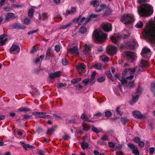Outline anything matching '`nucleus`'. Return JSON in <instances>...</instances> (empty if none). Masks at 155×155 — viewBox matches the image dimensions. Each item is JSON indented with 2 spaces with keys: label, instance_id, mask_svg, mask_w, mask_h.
Wrapping results in <instances>:
<instances>
[{
  "label": "nucleus",
  "instance_id": "1",
  "mask_svg": "<svg viewBox=\"0 0 155 155\" xmlns=\"http://www.w3.org/2000/svg\"><path fill=\"white\" fill-rule=\"evenodd\" d=\"M101 27L102 29L96 30L93 33L92 37L96 42H101L107 39V34L104 33L103 29L105 31L109 32L112 30V25L109 23H103Z\"/></svg>",
  "mask_w": 155,
  "mask_h": 155
},
{
  "label": "nucleus",
  "instance_id": "2",
  "mask_svg": "<svg viewBox=\"0 0 155 155\" xmlns=\"http://www.w3.org/2000/svg\"><path fill=\"white\" fill-rule=\"evenodd\" d=\"M144 31L146 39L151 43H155V17L147 23Z\"/></svg>",
  "mask_w": 155,
  "mask_h": 155
},
{
  "label": "nucleus",
  "instance_id": "3",
  "mask_svg": "<svg viewBox=\"0 0 155 155\" xmlns=\"http://www.w3.org/2000/svg\"><path fill=\"white\" fill-rule=\"evenodd\" d=\"M138 12L140 16H149L152 13V8L150 5L143 4L138 7Z\"/></svg>",
  "mask_w": 155,
  "mask_h": 155
},
{
  "label": "nucleus",
  "instance_id": "4",
  "mask_svg": "<svg viewBox=\"0 0 155 155\" xmlns=\"http://www.w3.org/2000/svg\"><path fill=\"white\" fill-rule=\"evenodd\" d=\"M120 21L125 24H129L133 22L134 16L132 15L125 14L122 15Z\"/></svg>",
  "mask_w": 155,
  "mask_h": 155
},
{
  "label": "nucleus",
  "instance_id": "5",
  "mask_svg": "<svg viewBox=\"0 0 155 155\" xmlns=\"http://www.w3.org/2000/svg\"><path fill=\"white\" fill-rule=\"evenodd\" d=\"M20 51V48L18 45H12L9 49V52L10 53L14 54H17Z\"/></svg>",
  "mask_w": 155,
  "mask_h": 155
},
{
  "label": "nucleus",
  "instance_id": "6",
  "mask_svg": "<svg viewBox=\"0 0 155 155\" xmlns=\"http://www.w3.org/2000/svg\"><path fill=\"white\" fill-rule=\"evenodd\" d=\"M141 55L146 58H150L151 56V52L150 49L148 48L145 47L142 50Z\"/></svg>",
  "mask_w": 155,
  "mask_h": 155
},
{
  "label": "nucleus",
  "instance_id": "7",
  "mask_svg": "<svg viewBox=\"0 0 155 155\" xmlns=\"http://www.w3.org/2000/svg\"><path fill=\"white\" fill-rule=\"evenodd\" d=\"M85 68L83 64H80L77 66V71L80 74H83L86 72Z\"/></svg>",
  "mask_w": 155,
  "mask_h": 155
},
{
  "label": "nucleus",
  "instance_id": "8",
  "mask_svg": "<svg viewBox=\"0 0 155 155\" xmlns=\"http://www.w3.org/2000/svg\"><path fill=\"white\" fill-rule=\"evenodd\" d=\"M106 49L108 53L110 55L115 54L117 51V48L113 46H109L107 47Z\"/></svg>",
  "mask_w": 155,
  "mask_h": 155
},
{
  "label": "nucleus",
  "instance_id": "9",
  "mask_svg": "<svg viewBox=\"0 0 155 155\" xmlns=\"http://www.w3.org/2000/svg\"><path fill=\"white\" fill-rule=\"evenodd\" d=\"M121 35L119 34H114L110 37V39L112 42L117 43L121 38Z\"/></svg>",
  "mask_w": 155,
  "mask_h": 155
},
{
  "label": "nucleus",
  "instance_id": "10",
  "mask_svg": "<svg viewBox=\"0 0 155 155\" xmlns=\"http://www.w3.org/2000/svg\"><path fill=\"white\" fill-rule=\"evenodd\" d=\"M128 146L132 150V153L135 155H140L139 152L137 147L135 146L133 144L129 143L128 144Z\"/></svg>",
  "mask_w": 155,
  "mask_h": 155
},
{
  "label": "nucleus",
  "instance_id": "11",
  "mask_svg": "<svg viewBox=\"0 0 155 155\" xmlns=\"http://www.w3.org/2000/svg\"><path fill=\"white\" fill-rule=\"evenodd\" d=\"M7 36V35L6 34L2 35H0V46L5 45V42L8 40V38H4Z\"/></svg>",
  "mask_w": 155,
  "mask_h": 155
},
{
  "label": "nucleus",
  "instance_id": "12",
  "mask_svg": "<svg viewBox=\"0 0 155 155\" xmlns=\"http://www.w3.org/2000/svg\"><path fill=\"white\" fill-rule=\"evenodd\" d=\"M17 17V16L12 13H8L5 15V20L8 21L10 19H13Z\"/></svg>",
  "mask_w": 155,
  "mask_h": 155
},
{
  "label": "nucleus",
  "instance_id": "13",
  "mask_svg": "<svg viewBox=\"0 0 155 155\" xmlns=\"http://www.w3.org/2000/svg\"><path fill=\"white\" fill-rule=\"evenodd\" d=\"M98 16V15L94 14H91L89 16L86 18L84 24V25H86L87 23L90 22V21L92 19L97 18Z\"/></svg>",
  "mask_w": 155,
  "mask_h": 155
},
{
  "label": "nucleus",
  "instance_id": "14",
  "mask_svg": "<svg viewBox=\"0 0 155 155\" xmlns=\"http://www.w3.org/2000/svg\"><path fill=\"white\" fill-rule=\"evenodd\" d=\"M61 71H58L53 73L49 74V76L50 78L54 79L60 77L61 76Z\"/></svg>",
  "mask_w": 155,
  "mask_h": 155
},
{
  "label": "nucleus",
  "instance_id": "15",
  "mask_svg": "<svg viewBox=\"0 0 155 155\" xmlns=\"http://www.w3.org/2000/svg\"><path fill=\"white\" fill-rule=\"evenodd\" d=\"M125 55L129 59L132 60L135 59L136 58L135 54L133 52L126 51L125 52Z\"/></svg>",
  "mask_w": 155,
  "mask_h": 155
},
{
  "label": "nucleus",
  "instance_id": "16",
  "mask_svg": "<svg viewBox=\"0 0 155 155\" xmlns=\"http://www.w3.org/2000/svg\"><path fill=\"white\" fill-rule=\"evenodd\" d=\"M46 114L45 112H38V115L37 116H35V117L37 118H50V116L48 115H46Z\"/></svg>",
  "mask_w": 155,
  "mask_h": 155
},
{
  "label": "nucleus",
  "instance_id": "17",
  "mask_svg": "<svg viewBox=\"0 0 155 155\" xmlns=\"http://www.w3.org/2000/svg\"><path fill=\"white\" fill-rule=\"evenodd\" d=\"M137 43L135 39H133L131 42H129L127 44L128 46L130 49H134V47L137 45Z\"/></svg>",
  "mask_w": 155,
  "mask_h": 155
},
{
  "label": "nucleus",
  "instance_id": "18",
  "mask_svg": "<svg viewBox=\"0 0 155 155\" xmlns=\"http://www.w3.org/2000/svg\"><path fill=\"white\" fill-rule=\"evenodd\" d=\"M133 114L134 116L136 118L138 119H142L143 118V116L139 111H134L133 112Z\"/></svg>",
  "mask_w": 155,
  "mask_h": 155
},
{
  "label": "nucleus",
  "instance_id": "19",
  "mask_svg": "<svg viewBox=\"0 0 155 155\" xmlns=\"http://www.w3.org/2000/svg\"><path fill=\"white\" fill-rule=\"evenodd\" d=\"M86 18L85 17L81 18V16H79L74 20V21L78 22V24L79 25H81L84 21L85 20Z\"/></svg>",
  "mask_w": 155,
  "mask_h": 155
},
{
  "label": "nucleus",
  "instance_id": "20",
  "mask_svg": "<svg viewBox=\"0 0 155 155\" xmlns=\"http://www.w3.org/2000/svg\"><path fill=\"white\" fill-rule=\"evenodd\" d=\"M20 143L22 145L24 149L26 150H27L28 148H30L31 149H34L35 147L33 146H31L29 144H25L24 142L21 141Z\"/></svg>",
  "mask_w": 155,
  "mask_h": 155
},
{
  "label": "nucleus",
  "instance_id": "21",
  "mask_svg": "<svg viewBox=\"0 0 155 155\" xmlns=\"http://www.w3.org/2000/svg\"><path fill=\"white\" fill-rule=\"evenodd\" d=\"M148 65V62L142 59L140 61V66L141 68H146Z\"/></svg>",
  "mask_w": 155,
  "mask_h": 155
},
{
  "label": "nucleus",
  "instance_id": "22",
  "mask_svg": "<svg viewBox=\"0 0 155 155\" xmlns=\"http://www.w3.org/2000/svg\"><path fill=\"white\" fill-rule=\"evenodd\" d=\"M69 50L72 54L76 55L78 54V47L76 46L74 47L73 48H70Z\"/></svg>",
  "mask_w": 155,
  "mask_h": 155
},
{
  "label": "nucleus",
  "instance_id": "23",
  "mask_svg": "<svg viewBox=\"0 0 155 155\" xmlns=\"http://www.w3.org/2000/svg\"><path fill=\"white\" fill-rule=\"evenodd\" d=\"M35 7L34 6L31 7L28 11V15L30 18H32V17L33 15L35 12Z\"/></svg>",
  "mask_w": 155,
  "mask_h": 155
},
{
  "label": "nucleus",
  "instance_id": "24",
  "mask_svg": "<svg viewBox=\"0 0 155 155\" xmlns=\"http://www.w3.org/2000/svg\"><path fill=\"white\" fill-rule=\"evenodd\" d=\"M48 18V16L45 13H42L41 14H40L39 19L40 20H42L44 21L45 19H47Z\"/></svg>",
  "mask_w": 155,
  "mask_h": 155
},
{
  "label": "nucleus",
  "instance_id": "25",
  "mask_svg": "<svg viewBox=\"0 0 155 155\" xmlns=\"http://www.w3.org/2000/svg\"><path fill=\"white\" fill-rule=\"evenodd\" d=\"M115 77L116 78H117L120 81V82L123 85L126 84L128 82V80L127 78H123L120 79L119 78L118 75H116Z\"/></svg>",
  "mask_w": 155,
  "mask_h": 155
},
{
  "label": "nucleus",
  "instance_id": "26",
  "mask_svg": "<svg viewBox=\"0 0 155 155\" xmlns=\"http://www.w3.org/2000/svg\"><path fill=\"white\" fill-rule=\"evenodd\" d=\"M100 8L96 9L95 10L96 12H99L102 10H103L107 8V6L104 4L101 5L99 6Z\"/></svg>",
  "mask_w": 155,
  "mask_h": 155
},
{
  "label": "nucleus",
  "instance_id": "27",
  "mask_svg": "<svg viewBox=\"0 0 155 155\" xmlns=\"http://www.w3.org/2000/svg\"><path fill=\"white\" fill-rule=\"evenodd\" d=\"M92 131L96 133H98L102 131V129L101 128H97L96 127L93 126L92 127Z\"/></svg>",
  "mask_w": 155,
  "mask_h": 155
},
{
  "label": "nucleus",
  "instance_id": "28",
  "mask_svg": "<svg viewBox=\"0 0 155 155\" xmlns=\"http://www.w3.org/2000/svg\"><path fill=\"white\" fill-rule=\"evenodd\" d=\"M91 5H93L94 7H97L99 5V2L96 0L92 1L91 2Z\"/></svg>",
  "mask_w": 155,
  "mask_h": 155
},
{
  "label": "nucleus",
  "instance_id": "29",
  "mask_svg": "<svg viewBox=\"0 0 155 155\" xmlns=\"http://www.w3.org/2000/svg\"><path fill=\"white\" fill-rule=\"evenodd\" d=\"M101 68V64L100 63H97L96 64L91 66V68H94L97 69H99Z\"/></svg>",
  "mask_w": 155,
  "mask_h": 155
},
{
  "label": "nucleus",
  "instance_id": "30",
  "mask_svg": "<svg viewBox=\"0 0 155 155\" xmlns=\"http://www.w3.org/2000/svg\"><path fill=\"white\" fill-rule=\"evenodd\" d=\"M13 26L15 28L24 29L25 28V27L24 26L21 27L20 24H14Z\"/></svg>",
  "mask_w": 155,
  "mask_h": 155
},
{
  "label": "nucleus",
  "instance_id": "31",
  "mask_svg": "<svg viewBox=\"0 0 155 155\" xmlns=\"http://www.w3.org/2000/svg\"><path fill=\"white\" fill-rule=\"evenodd\" d=\"M18 110L21 112H28L31 110H30L28 108L24 107H21L18 109Z\"/></svg>",
  "mask_w": 155,
  "mask_h": 155
},
{
  "label": "nucleus",
  "instance_id": "32",
  "mask_svg": "<svg viewBox=\"0 0 155 155\" xmlns=\"http://www.w3.org/2000/svg\"><path fill=\"white\" fill-rule=\"evenodd\" d=\"M139 98L138 95H136L135 96H133V99L132 101L131 102V104L135 103L138 100Z\"/></svg>",
  "mask_w": 155,
  "mask_h": 155
},
{
  "label": "nucleus",
  "instance_id": "33",
  "mask_svg": "<svg viewBox=\"0 0 155 155\" xmlns=\"http://www.w3.org/2000/svg\"><path fill=\"white\" fill-rule=\"evenodd\" d=\"M82 126L83 127V129L84 131H87L89 129V126L84 122L82 123Z\"/></svg>",
  "mask_w": 155,
  "mask_h": 155
},
{
  "label": "nucleus",
  "instance_id": "34",
  "mask_svg": "<svg viewBox=\"0 0 155 155\" xmlns=\"http://www.w3.org/2000/svg\"><path fill=\"white\" fill-rule=\"evenodd\" d=\"M91 47L90 46L87 45H85L84 46V51L85 53H86L88 52L90 49Z\"/></svg>",
  "mask_w": 155,
  "mask_h": 155
},
{
  "label": "nucleus",
  "instance_id": "35",
  "mask_svg": "<svg viewBox=\"0 0 155 155\" xmlns=\"http://www.w3.org/2000/svg\"><path fill=\"white\" fill-rule=\"evenodd\" d=\"M88 146V144L87 142H82L81 143V147L83 150L87 148Z\"/></svg>",
  "mask_w": 155,
  "mask_h": 155
},
{
  "label": "nucleus",
  "instance_id": "36",
  "mask_svg": "<svg viewBox=\"0 0 155 155\" xmlns=\"http://www.w3.org/2000/svg\"><path fill=\"white\" fill-rule=\"evenodd\" d=\"M151 90L154 93V96H155V84L152 83L150 87Z\"/></svg>",
  "mask_w": 155,
  "mask_h": 155
},
{
  "label": "nucleus",
  "instance_id": "37",
  "mask_svg": "<svg viewBox=\"0 0 155 155\" xmlns=\"http://www.w3.org/2000/svg\"><path fill=\"white\" fill-rule=\"evenodd\" d=\"M51 48L50 47H49L46 53V59H48L49 58V57L51 53H50V51H51Z\"/></svg>",
  "mask_w": 155,
  "mask_h": 155
},
{
  "label": "nucleus",
  "instance_id": "38",
  "mask_svg": "<svg viewBox=\"0 0 155 155\" xmlns=\"http://www.w3.org/2000/svg\"><path fill=\"white\" fill-rule=\"evenodd\" d=\"M143 26V23L141 21H139L135 25V27L137 28H141Z\"/></svg>",
  "mask_w": 155,
  "mask_h": 155
},
{
  "label": "nucleus",
  "instance_id": "39",
  "mask_svg": "<svg viewBox=\"0 0 155 155\" xmlns=\"http://www.w3.org/2000/svg\"><path fill=\"white\" fill-rule=\"evenodd\" d=\"M87 31L86 28L84 27H81L79 30V31L81 33H85Z\"/></svg>",
  "mask_w": 155,
  "mask_h": 155
},
{
  "label": "nucleus",
  "instance_id": "40",
  "mask_svg": "<svg viewBox=\"0 0 155 155\" xmlns=\"http://www.w3.org/2000/svg\"><path fill=\"white\" fill-rule=\"evenodd\" d=\"M105 78L104 77H101L98 78L97 81L99 83H101L104 81Z\"/></svg>",
  "mask_w": 155,
  "mask_h": 155
},
{
  "label": "nucleus",
  "instance_id": "41",
  "mask_svg": "<svg viewBox=\"0 0 155 155\" xmlns=\"http://www.w3.org/2000/svg\"><path fill=\"white\" fill-rule=\"evenodd\" d=\"M111 115L112 113L110 111H107L105 112V115L107 117H111Z\"/></svg>",
  "mask_w": 155,
  "mask_h": 155
},
{
  "label": "nucleus",
  "instance_id": "42",
  "mask_svg": "<svg viewBox=\"0 0 155 155\" xmlns=\"http://www.w3.org/2000/svg\"><path fill=\"white\" fill-rule=\"evenodd\" d=\"M130 70L126 68L124 70L122 73V75L123 77H124L126 75L127 72L129 71Z\"/></svg>",
  "mask_w": 155,
  "mask_h": 155
},
{
  "label": "nucleus",
  "instance_id": "43",
  "mask_svg": "<svg viewBox=\"0 0 155 155\" xmlns=\"http://www.w3.org/2000/svg\"><path fill=\"white\" fill-rule=\"evenodd\" d=\"M81 118L85 121L88 120V117L84 114H82L81 116Z\"/></svg>",
  "mask_w": 155,
  "mask_h": 155
},
{
  "label": "nucleus",
  "instance_id": "44",
  "mask_svg": "<svg viewBox=\"0 0 155 155\" xmlns=\"http://www.w3.org/2000/svg\"><path fill=\"white\" fill-rule=\"evenodd\" d=\"M142 91V89L140 87H138L137 89V92H136V94L138 95L140 94Z\"/></svg>",
  "mask_w": 155,
  "mask_h": 155
},
{
  "label": "nucleus",
  "instance_id": "45",
  "mask_svg": "<svg viewBox=\"0 0 155 155\" xmlns=\"http://www.w3.org/2000/svg\"><path fill=\"white\" fill-rule=\"evenodd\" d=\"M128 120V119H127L126 117H122L121 118V121L122 123L125 124L127 123V122Z\"/></svg>",
  "mask_w": 155,
  "mask_h": 155
},
{
  "label": "nucleus",
  "instance_id": "46",
  "mask_svg": "<svg viewBox=\"0 0 155 155\" xmlns=\"http://www.w3.org/2000/svg\"><path fill=\"white\" fill-rule=\"evenodd\" d=\"M30 20L28 18H25L24 21V24L28 25L30 23Z\"/></svg>",
  "mask_w": 155,
  "mask_h": 155
},
{
  "label": "nucleus",
  "instance_id": "47",
  "mask_svg": "<svg viewBox=\"0 0 155 155\" xmlns=\"http://www.w3.org/2000/svg\"><path fill=\"white\" fill-rule=\"evenodd\" d=\"M120 107H118L116 108V110L118 114L120 115H121L123 113L122 112L120 111Z\"/></svg>",
  "mask_w": 155,
  "mask_h": 155
},
{
  "label": "nucleus",
  "instance_id": "48",
  "mask_svg": "<svg viewBox=\"0 0 155 155\" xmlns=\"http://www.w3.org/2000/svg\"><path fill=\"white\" fill-rule=\"evenodd\" d=\"M128 86L130 88L134 87V82L132 81L129 82L128 84Z\"/></svg>",
  "mask_w": 155,
  "mask_h": 155
},
{
  "label": "nucleus",
  "instance_id": "49",
  "mask_svg": "<svg viewBox=\"0 0 155 155\" xmlns=\"http://www.w3.org/2000/svg\"><path fill=\"white\" fill-rule=\"evenodd\" d=\"M53 117L55 119H61L62 118V117L56 114H53Z\"/></svg>",
  "mask_w": 155,
  "mask_h": 155
},
{
  "label": "nucleus",
  "instance_id": "50",
  "mask_svg": "<svg viewBox=\"0 0 155 155\" xmlns=\"http://www.w3.org/2000/svg\"><path fill=\"white\" fill-rule=\"evenodd\" d=\"M137 67H135L134 68H133V69H132L131 70H130L129 71H130V74H133L135 71V70L137 69Z\"/></svg>",
  "mask_w": 155,
  "mask_h": 155
},
{
  "label": "nucleus",
  "instance_id": "51",
  "mask_svg": "<svg viewBox=\"0 0 155 155\" xmlns=\"http://www.w3.org/2000/svg\"><path fill=\"white\" fill-rule=\"evenodd\" d=\"M60 49V45H57L55 47V50L57 52L59 51Z\"/></svg>",
  "mask_w": 155,
  "mask_h": 155
},
{
  "label": "nucleus",
  "instance_id": "52",
  "mask_svg": "<svg viewBox=\"0 0 155 155\" xmlns=\"http://www.w3.org/2000/svg\"><path fill=\"white\" fill-rule=\"evenodd\" d=\"M102 57V56H100V58L101 60L104 62H106L108 61V58L107 57H105L104 58H101Z\"/></svg>",
  "mask_w": 155,
  "mask_h": 155
},
{
  "label": "nucleus",
  "instance_id": "53",
  "mask_svg": "<svg viewBox=\"0 0 155 155\" xmlns=\"http://www.w3.org/2000/svg\"><path fill=\"white\" fill-rule=\"evenodd\" d=\"M138 144V145L142 147H144L145 143L143 141H140Z\"/></svg>",
  "mask_w": 155,
  "mask_h": 155
},
{
  "label": "nucleus",
  "instance_id": "54",
  "mask_svg": "<svg viewBox=\"0 0 155 155\" xmlns=\"http://www.w3.org/2000/svg\"><path fill=\"white\" fill-rule=\"evenodd\" d=\"M108 139V136L106 135H104L102 137L101 139L103 140H106Z\"/></svg>",
  "mask_w": 155,
  "mask_h": 155
},
{
  "label": "nucleus",
  "instance_id": "55",
  "mask_svg": "<svg viewBox=\"0 0 155 155\" xmlns=\"http://www.w3.org/2000/svg\"><path fill=\"white\" fill-rule=\"evenodd\" d=\"M62 63L63 65H65L67 64L68 61L66 59H63L62 61Z\"/></svg>",
  "mask_w": 155,
  "mask_h": 155
},
{
  "label": "nucleus",
  "instance_id": "56",
  "mask_svg": "<svg viewBox=\"0 0 155 155\" xmlns=\"http://www.w3.org/2000/svg\"><path fill=\"white\" fill-rule=\"evenodd\" d=\"M89 82L90 84H92L95 82V80L94 79L91 78L90 79H89Z\"/></svg>",
  "mask_w": 155,
  "mask_h": 155
},
{
  "label": "nucleus",
  "instance_id": "57",
  "mask_svg": "<svg viewBox=\"0 0 155 155\" xmlns=\"http://www.w3.org/2000/svg\"><path fill=\"white\" fill-rule=\"evenodd\" d=\"M108 144L110 147L111 148H113L115 145V144L112 142H109Z\"/></svg>",
  "mask_w": 155,
  "mask_h": 155
},
{
  "label": "nucleus",
  "instance_id": "58",
  "mask_svg": "<svg viewBox=\"0 0 155 155\" xmlns=\"http://www.w3.org/2000/svg\"><path fill=\"white\" fill-rule=\"evenodd\" d=\"M106 74L110 78L112 77V75L110 71H106Z\"/></svg>",
  "mask_w": 155,
  "mask_h": 155
},
{
  "label": "nucleus",
  "instance_id": "59",
  "mask_svg": "<svg viewBox=\"0 0 155 155\" xmlns=\"http://www.w3.org/2000/svg\"><path fill=\"white\" fill-rule=\"evenodd\" d=\"M89 80L88 79H86L83 80L82 81L83 83L85 84L86 85H87V84L89 83Z\"/></svg>",
  "mask_w": 155,
  "mask_h": 155
},
{
  "label": "nucleus",
  "instance_id": "60",
  "mask_svg": "<svg viewBox=\"0 0 155 155\" xmlns=\"http://www.w3.org/2000/svg\"><path fill=\"white\" fill-rule=\"evenodd\" d=\"M63 138L64 140H68L70 138V137L68 135L65 134L63 136Z\"/></svg>",
  "mask_w": 155,
  "mask_h": 155
},
{
  "label": "nucleus",
  "instance_id": "61",
  "mask_svg": "<svg viewBox=\"0 0 155 155\" xmlns=\"http://www.w3.org/2000/svg\"><path fill=\"white\" fill-rule=\"evenodd\" d=\"M122 147L121 145L118 144L115 147V150H119L121 149Z\"/></svg>",
  "mask_w": 155,
  "mask_h": 155
},
{
  "label": "nucleus",
  "instance_id": "62",
  "mask_svg": "<svg viewBox=\"0 0 155 155\" xmlns=\"http://www.w3.org/2000/svg\"><path fill=\"white\" fill-rule=\"evenodd\" d=\"M31 117V116L28 114H25L23 116V119L25 120L30 118Z\"/></svg>",
  "mask_w": 155,
  "mask_h": 155
},
{
  "label": "nucleus",
  "instance_id": "63",
  "mask_svg": "<svg viewBox=\"0 0 155 155\" xmlns=\"http://www.w3.org/2000/svg\"><path fill=\"white\" fill-rule=\"evenodd\" d=\"M134 141L136 143H138L140 141V139L139 138L136 137L134 138Z\"/></svg>",
  "mask_w": 155,
  "mask_h": 155
},
{
  "label": "nucleus",
  "instance_id": "64",
  "mask_svg": "<svg viewBox=\"0 0 155 155\" xmlns=\"http://www.w3.org/2000/svg\"><path fill=\"white\" fill-rule=\"evenodd\" d=\"M53 129H49L48 130L47 133L48 134H51L53 132Z\"/></svg>",
  "mask_w": 155,
  "mask_h": 155
}]
</instances>
